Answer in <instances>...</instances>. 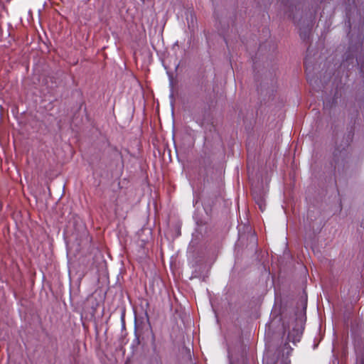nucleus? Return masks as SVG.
<instances>
[{"label":"nucleus","mask_w":364,"mask_h":364,"mask_svg":"<svg viewBox=\"0 0 364 364\" xmlns=\"http://www.w3.org/2000/svg\"><path fill=\"white\" fill-rule=\"evenodd\" d=\"M307 307V295L304 291L299 301L297 302L296 311L295 317L291 322L286 323L283 321V328L284 333H287V343H285L284 347L289 346V342L296 343L301 338L304 331V326L306 321V310Z\"/></svg>","instance_id":"obj_1"},{"label":"nucleus","mask_w":364,"mask_h":364,"mask_svg":"<svg viewBox=\"0 0 364 364\" xmlns=\"http://www.w3.org/2000/svg\"><path fill=\"white\" fill-rule=\"evenodd\" d=\"M318 229L317 215L314 212L309 210L304 220V246L306 249H311L314 254L318 252Z\"/></svg>","instance_id":"obj_2"},{"label":"nucleus","mask_w":364,"mask_h":364,"mask_svg":"<svg viewBox=\"0 0 364 364\" xmlns=\"http://www.w3.org/2000/svg\"><path fill=\"white\" fill-rule=\"evenodd\" d=\"M316 52H315L311 46L307 48L306 55L304 59L305 73L306 75L307 82L310 86L316 90L318 86L316 73L317 58L316 57Z\"/></svg>","instance_id":"obj_3"},{"label":"nucleus","mask_w":364,"mask_h":364,"mask_svg":"<svg viewBox=\"0 0 364 364\" xmlns=\"http://www.w3.org/2000/svg\"><path fill=\"white\" fill-rule=\"evenodd\" d=\"M315 16L310 14L309 16H301L297 20L296 16H293L294 22L296 24L299 29V35L303 41H309L311 34V29L314 26Z\"/></svg>","instance_id":"obj_4"},{"label":"nucleus","mask_w":364,"mask_h":364,"mask_svg":"<svg viewBox=\"0 0 364 364\" xmlns=\"http://www.w3.org/2000/svg\"><path fill=\"white\" fill-rule=\"evenodd\" d=\"M354 60V56H351L350 54H348L346 55L345 61L343 63L345 65L346 64H348V65H350V63H353Z\"/></svg>","instance_id":"obj_5"},{"label":"nucleus","mask_w":364,"mask_h":364,"mask_svg":"<svg viewBox=\"0 0 364 364\" xmlns=\"http://www.w3.org/2000/svg\"><path fill=\"white\" fill-rule=\"evenodd\" d=\"M258 204H259V208H260V209H261V210L262 211L263 210H262V203H258Z\"/></svg>","instance_id":"obj_6"},{"label":"nucleus","mask_w":364,"mask_h":364,"mask_svg":"<svg viewBox=\"0 0 364 364\" xmlns=\"http://www.w3.org/2000/svg\"><path fill=\"white\" fill-rule=\"evenodd\" d=\"M338 151V149H336V151H335V152H334V156H337V151Z\"/></svg>","instance_id":"obj_7"},{"label":"nucleus","mask_w":364,"mask_h":364,"mask_svg":"<svg viewBox=\"0 0 364 364\" xmlns=\"http://www.w3.org/2000/svg\"><path fill=\"white\" fill-rule=\"evenodd\" d=\"M172 139H173V143L176 144V140H175L176 138L173 137Z\"/></svg>","instance_id":"obj_8"}]
</instances>
